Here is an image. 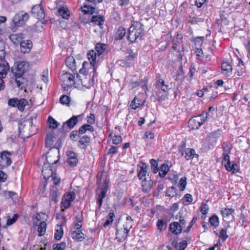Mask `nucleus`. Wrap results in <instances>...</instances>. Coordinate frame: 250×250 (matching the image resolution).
Segmentation results:
<instances>
[{"label": "nucleus", "instance_id": "774afa93", "mask_svg": "<svg viewBox=\"0 0 250 250\" xmlns=\"http://www.w3.org/2000/svg\"><path fill=\"white\" fill-rule=\"evenodd\" d=\"M62 242L59 244H54L53 245V250H62Z\"/></svg>", "mask_w": 250, "mask_h": 250}, {"label": "nucleus", "instance_id": "f704fd0d", "mask_svg": "<svg viewBox=\"0 0 250 250\" xmlns=\"http://www.w3.org/2000/svg\"><path fill=\"white\" fill-rule=\"evenodd\" d=\"M28 104L27 101L24 99L21 98L20 100H18L17 106L18 109L21 111L22 112L24 110L25 106Z\"/></svg>", "mask_w": 250, "mask_h": 250}, {"label": "nucleus", "instance_id": "37998d69", "mask_svg": "<svg viewBox=\"0 0 250 250\" xmlns=\"http://www.w3.org/2000/svg\"><path fill=\"white\" fill-rule=\"evenodd\" d=\"M126 34V30L124 28H120L116 33V39L117 40H122Z\"/></svg>", "mask_w": 250, "mask_h": 250}, {"label": "nucleus", "instance_id": "39448f33", "mask_svg": "<svg viewBox=\"0 0 250 250\" xmlns=\"http://www.w3.org/2000/svg\"><path fill=\"white\" fill-rule=\"evenodd\" d=\"M45 159L47 160V162L46 163H44L42 169V175L43 176L44 178L45 179L42 188V189L43 190H45V186L46 184V180L48 179L50 177H52L53 176V172L51 166V161H50L49 162H48L47 160V156H46Z\"/></svg>", "mask_w": 250, "mask_h": 250}, {"label": "nucleus", "instance_id": "473e14b6", "mask_svg": "<svg viewBox=\"0 0 250 250\" xmlns=\"http://www.w3.org/2000/svg\"><path fill=\"white\" fill-rule=\"evenodd\" d=\"M91 21L97 25H102L104 23V18L102 16H93L92 17Z\"/></svg>", "mask_w": 250, "mask_h": 250}, {"label": "nucleus", "instance_id": "5701e85b", "mask_svg": "<svg viewBox=\"0 0 250 250\" xmlns=\"http://www.w3.org/2000/svg\"><path fill=\"white\" fill-rule=\"evenodd\" d=\"M71 237L73 239L81 242L84 239V234L80 230H74L71 232Z\"/></svg>", "mask_w": 250, "mask_h": 250}, {"label": "nucleus", "instance_id": "a18cd8bd", "mask_svg": "<svg viewBox=\"0 0 250 250\" xmlns=\"http://www.w3.org/2000/svg\"><path fill=\"white\" fill-rule=\"evenodd\" d=\"M115 217V215L113 212H110L108 215V218L105 222L104 224V227H106L111 224L113 221V218Z\"/></svg>", "mask_w": 250, "mask_h": 250}, {"label": "nucleus", "instance_id": "de8ad7c7", "mask_svg": "<svg viewBox=\"0 0 250 250\" xmlns=\"http://www.w3.org/2000/svg\"><path fill=\"white\" fill-rule=\"evenodd\" d=\"M166 194L167 196L170 197H173L174 196H175L177 194L176 189L173 186L170 187L167 190Z\"/></svg>", "mask_w": 250, "mask_h": 250}, {"label": "nucleus", "instance_id": "7ed1b4c3", "mask_svg": "<svg viewBox=\"0 0 250 250\" xmlns=\"http://www.w3.org/2000/svg\"><path fill=\"white\" fill-rule=\"evenodd\" d=\"M143 25L140 22L132 21L131 25L129 28L128 40L131 42L141 41L145 34Z\"/></svg>", "mask_w": 250, "mask_h": 250}, {"label": "nucleus", "instance_id": "393cba45", "mask_svg": "<svg viewBox=\"0 0 250 250\" xmlns=\"http://www.w3.org/2000/svg\"><path fill=\"white\" fill-rule=\"evenodd\" d=\"M79 116H73L70 119L63 123V125L66 124L69 128H73L78 122V118Z\"/></svg>", "mask_w": 250, "mask_h": 250}, {"label": "nucleus", "instance_id": "f257e3e1", "mask_svg": "<svg viewBox=\"0 0 250 250\" xmlns=\"http://www.w3.org/2000/svg\"><path fill=\"white\" fill-rule=\"evenodd\" d=\"M106 48L105 44L100 42L97 43L95 46V51L92 50L87 53V58L90 61V64L93 67V77L97 75L96 70L98 66L100 64L101 60L102 58V55Z\"/></svg>", "mask_w": 250, "mask_h": 250}, {"label": "nucleus", "instance_id": "6ab92c4d", "mask_svg": "<svg viewBox=\"0 0 250 250\" xmlns=\"http://www.w3.org/2000/svg\"><path fill=\"white\" fill-rule=\"evenodd\" d=\"M90 141V137L87 135L83 136L79 141L78 146L82 149H85L87 146L89 145Z\"/></svg>", "mask_w": 250, "mask_h": 250}, {"label": "nucleus", "instance_id": "8fccbe9b", "mask_svg": "<svg viewBox=\"0 0 250 250\" xmlns=\"http://www.w3.org/2000/svg\"><path fill=\"white\" fill-rule=\"evenodd\" d=\"M157 85H161V88L162 90H163L164 92L167 91L168 89V85H166L165 84L164 81L161 78H160L158 80Z\"/></svg>", "mask_w": 250, "mask_h": 250}, {"label": "nucleus", "instance_id": "f3484780", "mask_svg": "<svg viewBox=\"0 0 250 250\" xmlns=\"http://www.w3.org/2000/svg\"><path fill=\"white\" fill-rule=\"evenodd\" d=\"M182 227L179 225V222H172L169 225V230L175 235L180 234L182 232Z\"/></svg>", "mask_w": 250, "mask_h": 250}, {"label": "nucleus", "instance_id": "09e8293b", "mask_svg": "<svg viewBox=\"0 0 250 250\" xmlns=\"http://www.w3.org/2000/svg\"><path fill=\"white\" fill-rule=\"evenodd\" d=\"M140 105V103L139 100L137 98L135 97L131 103L130 106L131 108L136 109L139 107Z\"/></svg>", "mask_w": 250, "mask_h": 250}, {"label": "nucleus", "instance_id": "dca6fc26", "mask_svg": "<svg viewBox=\"0 0 250 250\" xmlns=\"http://www.w3.org/2000/svg\"><path fill=\"white\" fill-rule=\"evenodd\" d=\"M232 148L231 145L229 143H224L222 144V148L223 150V153L222 156L223 157L224 160H228L229 159V154Z\"/></svg>", "mask_w": 250, "mask_h": 250}, {"label": "nucleus", "instance_id": "bf43d9fd", "mask_svg": "<svg viewBox=\"0 0 250 250\" xmlns=\"http://www.w3.org/2000/svg\"><path fill=\"white\" fill-rule=\"evenodd\" d=\"M208 205L204 203H202V206L201 208V211L203 214L206 215L208 213Z\"/></svg>", "mask_w": 250, "mask_h": 250}, {"label": "nucleus", "instance_id": "cd10ccee", "mask_svg": "<svg viewBox=\"0 0 250 250\" xmlns=\"http://www.w3.org/2000/svg\"><path fill=\"white\" fill-rule=\"evenodd\" d=\"M169 170V167L167 164H162L159 168V175L161 178H164L167 173Z\"/></svg>", "mask_w": 250, "mask_h": 250}, {"label": "nucleus", "instance_id": "ddd939ff", "mask_svg": "<svg viewBox=\"0 0 250 250\" xmlns=\"http://www.w3.org/2000/svg\"><path fill=\"white\" fill-rule=\"evenodd\" d=\"M75 84V77L73 74L65 72L63 73V84L67 88Z\"/></svg>", "mask_w": 250, "mask_h": 250}, {"label": "nucleus", "instance_id": "4c0bfd02", "mask_svg": "<svg viewBox=\"0 0 250 250\" xmlns=\"http://www.w3.org/2000/svg\"><path fill=\"white\" fill-rule=\"evenodd\" d=\"M55 231L54 235L55 238L57 240H60L62 236V225H57V228L55 229Z\"/></svg>", "mask_w": 250, "mask_h": 250}, {"label": "nucleus", "instance_id": "603ef678", "mask_svg": "<svg viewBox=\"0 0 250 250\" xmlns=\"http://www.w3.org/2000/svg\"><path fill=\"white\" fill-rule=\"evenodd\" d=\"M79 135L78 131L75 130L71 132L69 137L73 141H77Z\"/></svg>", "mask_w": 250, "mask_h": 250}, {"label": "nucleus", "instance_id": "c03bdc74", "mask_svg": "<svg viewBox=\"0 0 250 250\" xmlns=\"http://www.w3.org/2000/svg\"><path fill=\"white\" fill-rule=\"evenodd\" d=\"M82 11L86 14H92L95 11V9L93 7L89 6L86 5H84L83 7H82Z\"/></svg>", "mask_w": 250, "mask_h": 250}, {"label": "nucleus", "instance_id": "0e129e2a", "mask_svg": "<svg viewBox=\"0 0 250 250\" xmlns=\"http://www.w3.org/2000/svg\"><path fill=\"white\" fill-rule=\"evenodd\" d=\"M179 225L182 227V228L184 227V226L185 225L186 223V220L184 218L183 216H182L180 215V213H179Z\"/></svg>", "mask_w": 250, "mask_h": 250}, {"label": "nucleus", "instance_id": "5fc2aeb1", "mask_svg": "<svg viewBox=\"0 0 250 250\" xmlns=\"http://www.w3.org/2000/svg\"><path fill=\"white\" fill-rule=\"evenodd\" d=\"M18 218V215L17 214H15L12 218H8L7 221L6 225L7 226H10L12 225L17 221Z\"/></svg>", "mask_w": 250, "mask_h": 250}, {"label": "nucleus", "instance_id": "69168bd1", "mask_svg": "<svg viewBox=\"0 0 250 250\" xmlns=\"http://www.w3.org/2000/svg\"><path fill=\"white\" fill-rule=\"evenodd\" d=\"M87 121L90 124H94L95 123V115L93 114H90V116L87 117Z\"/></svg>", "mask_w": 250, "mask_h": 250}, {"label": "nucleus", "instance_id": "9d476101", "mask_svg": "<svg viewBox=\"0 0 250 250\" xmlns=\"http://www.w3.org/2000/svg\"><path fill=\"white\" fill-rule=\"evenodd\" d=\"M47 125L49 128L52 129V131L51 133H53V134L56 135V132H59L60 134L62 133V131L61 129H59L58 130H56L58 126L60 125V124L50 116L48 118Z\"/></svg>", "mask_w": 250, "mask_h": 250}, {"label": "nucleus", "instance_id": "13d9d810", "mask_svg": "<svg viewBox=\"0 0 250 250\" xmlns=\"http://www.w3.org/2000/svg\"><path fill=\"white\" fill-rule=\"evenodd\" d=\"M113 143L115 145H118L122 142V138L119 135H114L112 139Z\"/></svg>", "mask_w": 250, "mask_h": 250}, {"label": "nucleus", "instance_id": "3c124183", "mask_svg": "<svg viewBox=\"0 0 250 250\" xmlns=\"http://www.w3.org/2000/svg\"><path fill=\"white\" fill-rule=\"evenodd\" d=\"M62 0H57L56 2V8L58 9V12L61 16H62Z\"/></svg>", "mask_w": 250, "mask_h": 250}, {"label": "nucleus", "instance_id": "aec40b11", "mask_svg": "<svg viewBox=\"0 0 250 250\" xmlns=\"http://www.w3.org/2000/svg\"><path fill=\"white\" fill-rule=\"evenodd\" d=\"M129 231L124 229V228L116 229V238L119 239V241H123L127 237Z\"/></svg>", "mask_w": 250, "mask_h": 250}, {"label": "nucleus", "instance_id": "6e6552de", "mask_svg": "<svg viewBox=\"0 0 250 250\" xmlns=\"http://www.w3.org/2000/svg\"><path fill=\"white\" fill-rule=\"evenodd\" d=\"M33 16L39 20L44 19L45 13L41 4H37L34 6L31 10Z\"/></svg>", "mask_w": 250, "mask_h": 250}, {"label": "nucleus", "instance_id": "052dcab7", "mask_svg": "<svg viewBox=\"0 0 250 250\" xmlns=\"http://www.w3.org/2000/svg\"><path fill=\"white\" fill-rule=\"evenodd\" d=\"M240 219L242 221V226L245 227L249 224V221L244 214L241 213L240 215Z\"/></svg>", "mask_w": 250, "mask_h": 250}, {"label": "nucleus", "instance_id": "864d4df0", "mask_svg": "<svg viewBox=\"0 0 250 250\" xmlns=\"http://www.w3.org/2000/svg\"><path fill=\"white\" fill-rule=\"evenodd\" d=\"M229 236L227 234V229H222L219 233V237L223 239V241H225Z\"/></svg>", "mask_w": 250, "mask_h": 250}, {"label": "nucleus", "instance_id": "bb28decb", "mask_svg": "<svg viewBox=\"0 0 250 250\" xmlns=\"http://www.w3.org/2000/svg\"><path fill=\"white\" fill-rule=\"evenodd\" d=\"M221 68L223 72L227 76H229L231 74L232 70V66L228 62H223Z\"/></svg>", "mask_w": 250, "mask_h": 250}, {"label": "nucleus", "instance_id": "72a5a7b5", "mask_svg": "<svg viewBox=\"0 0 250 250\" xmlns=\"http://www.w3.org/2000/svg\"><path fill=\"white\" fill-rule=\"evenodd\" d=\"M46 223L44 221L40 223L38 228L39 236H42L45 234L46 229Z\"/></svg>", "mask_w": 250, "mask_h": 250}, {"label": "nucleus", "instance_id": "412c9836", "mask_svg": "<svg viewBox=\"0 0 250 250\" xmlns=\"http://www.w3.org/2000/svg\"><path fill=\"white\" fill-rule=\"evenodd\" d=\"M171 244L176 250H184L188 246V243L186 240H183L178 243L176 240H174Z\"/></svg>", "mask_w": 250, "mask_h": 250}, {"label": "nucleus", "instance_id": "680f3d73", "mask_svg": "<svg viewBox=\"0 0 250 250\" xmlns=\"http://www.w3.org/2000/svg\"><path fill=\"white\" fill-rule=\"evenodd\" d=\"M63 104H66L67 106L71 105V99L70 97L63 95Z\"/></svg>", "mask_w": 250, "mask_h": 250}, {"label": "nucleus", "instance_id": "4d7b16f0", "mask_svg": "<svg viewBox=\"0 0 250 250\" xmlns=\"http://www.w3.org/2000/svg\"><path fill=\"white\" fill-rule=\"evenodd\" d=\"M18 102L17 98H12L8 100V104L12 107H17Z\"/></svg>", "mask_w": 250, "mask_h": 250}, {"label": "nucleus", "instance_id": "a878e982", "mask_svg": "<svg viewBox=\"0 0 250 250\" xmlns=\"http://www.w3.org/2000/svg\"><path fill=\"white\" fill-rule=\"evenodd\" d=\"M147 166L145 163H143L142 166L140 167V169L138 170V178L141 180L145 177L147 173Z\"/></svg>", "mask_w": 250, "mask_h": 250}, {"label": "nucleus", "instance_id": "4be33fe9", "mask_svg": "<svg viewBox=\"0 0 250 250\" xmlns=\"http://www.w3.org/2000/svg\"><path fill=\"white\" fill-rule=\"evenodd\" d=\"M65 64L73 72L76 71L75 60L73 57H68L65 60Z\"/></svg>", "mask_w": 250, "mask_h": 250}, {"label": "nucleus", "instance_id": "4468645a", "mask_svg": "<svg viewBox=\"0 0 250 250\" xmlns=\"http://www.w3.org/2000/svg\"><path fill=\"white\" fill-rule=\"evenodd\" d=\"M153 182L150 179H147V178H145L142 181L141 186L142 187V190L145 193H148L152 187Z\"/></svg>", "mask_w": 250, "mask_h": 250}, {"label": "nucleus", "instance_id": "49530a36", "mask_svg": "<svg viewBox=\"0 0 250 250\" xmlns=\"http://www.w3.org/2000/svg\"><path fill=\"white\" fill-rule=\"evenodd\" d=\"M187 185V178L183 177L180 179L179 183V187L181 191H183Z\"/></svg>", "mask_w": 250, "mask_h": 250}, {"label": "nucleus", "instance_id": "e433bc0d", "mask_svg": "<svg viewBox=\"0 0 250 250\" xmlns=\"http://www.w3.org/2000/svg\"><path fill=\"white\" fill-rule=\"evenodd\" d=\"M59 135H54L50 132H48L46 135L45 145L47 147H50L52 145V139Z\"/></svg>", "mask_w": 250, "mask_h": 250}, {"label": "nucleus", "instance_id": "c85d7f7f", "mask_svg": "<svg viewBox=\"0 0 250 250\" xmlns=\"http://www.w3.org/2000/svg\"><path fill=\"white\" fill-rule=\"evenodd\" d=\"M225 161L227 162L226 164H225V167L228 171H231L232 173H235L237 171L235 168V167H237L236 164L233 163L231 165L229 159H228V160H225Z\"/></svg>", "mask_w": 250, "mask_h": 250}, {"label": "nucleus", "instance_id": "58836bf2", "mask_svg": "<svg viewBox=\"0 0 250 250\" xmlns=\"http://www.w3.org/2000/svg\"><path fill=\"white\" fill-rule=\"evenodd\" d=\"M10 155L11 153L6 151L2 152L1 154V159L3 160L6 161V164L8 166H10L12 163V161L10 158Z\"/></svg>", "mask_w": 250, "mask_h": 250}, {"label": "nucleus", "instance_id": "6e6d98bb", "mask_svg": "<svg viewBox=\"0 0 250 250\" xmlns=\"http://www.w3.org/2000/svg\"><path fill=\"white\" fill-rule=\"evenodd\" d=\"M136 57H137V54L135 53H134L132 50H129L128 51V55H127L125 57V59L127 61H130V60L134 59V58H136Z\"/></svg>", "mask_w": 250, "mask_h": 250}, {"label": "nucleus", "instance_id": "79ce46f5", "mask_svg": "<svg viewBox=\"0 0 250 250\" xmlns=\"http://www.w3.org/2000/svg\"><path fill=\"white\" fill-rule=\"evenodd\" d=\"M151 165V168L154 173H157L159 171V167L158 162L154 159H152L149 161Z\"/></svg>", "mask_w": 250, "mask_h": 250}, {"label": "nucleus", "instance_id": "c756f323", "mask_svg": "<svg viewBox=\"0 0 250 250\" xmlns=\"http://www.w3.org/2000/svg\"><path fill=\"white\" fill-rule=\"evenodd\" d=\"M220 136V133L219 130L212 132L208 135L209 141L212 144L215 143Z\"/></svg>", "mask_w": 250, "mask_h": 250}, {"label": "nucleus", "instance_id": "a19ab883", "mask_svg": "<svg viewBox=\"0 0 250 250\" xmlns=\"http://www.w3.org/2000/svg\"><path fill=\"white\" fill-rule=\"evenodd\" d=\"M209 222L211 226L215 228L217 227L219 225V221L218 217L214 214L211 216L209 219Z\"/></svg>", "mask_w": 250, "mask_h": 250}, {"label": "nucleus", "instance_id": "2f4dec72", "mask_svg": "<svg viewBox=\"0 0 250 250\" xmlns=\"http://www.w3.org/2000/svg\"><path fill=\"white\" fill-rule=\"evenodd\" d=\"M133 225V221L129 216L126 217V222L123 225V228L125 230L129 231L130 229Z\"/></svg>", "mask_w": 250, "mask_h": 250}, {"label": "nucleus", "instance_id": "2eb2a0df", "mask_svg": "<svg viewBox=\"0 0 250 250\" xmlns=\"http://www.w3.org/2000/svg\"><path fill=\"white\" fill-rule=\"evenodd\" d=\"M21 52L23 53H29L32 47V43L30 40L21 41L20 43Z\"/></svg>", "mask_w": 250, "mask_h": 250}, {"label": "nucleus", "instance_id": "7c9ffc66", "mask_svg": "<svg viewBox=\"0 0 250 250\" xmlns=\"http://www.w3.org/2000/svg\"><path fill=\"white\" fill-rule=\"evenodd\" d=\"M195 156L198 157V155L195 153L193 149L189 148L186 149L185 157L187 160L193 159Z\"/></svg>", "mask_w": 250, "mask_h": 250}, {"label": "nucleus", "instance_id": "9b49d317", "mask_svg": "<svg viewBox=\"0 0 250 250\" xmlns=\"http://www.w3.org/2000/svg\"><path fill=\"white\" fill-rule=\"evenodd\" d=\"M75 198L74 192H66L63 195V208H68L71 205V202Z\"/></svg>", "mask_w": 250, "mask_h": 250}, {"label": "nucleus", "instance_id": "f03ea898", "mask_svg": "<svg viewBox=\"0 0 250 250\" xmlns=\"http://www.w3.org/2000/svg\"><path fill=\"white\" fill-rule=\"evenodd\" d=\"M97 184L98 188L101 190L97 198L98 204V209L100 210L103 204V199L105 197L109 185V179L105 172H102L100 175H98Z\"/></svg>", "mask_w": 250, "mask_h": 250}, {"label": "nucleus", "instance_id": "0eeeda50", "mask_svg": "<svg viewBox=\"0 0 250 250\" xmlns=\"http://www.w3.org/2000/svg\"><path fill=\"white\" fill-rule=\"evenodd\" d=\"M27 64L24 61L17 62L12 67V73L13 76H23L27 67Z\"/></svg>", "mask_w": 250, "mask_h": 250}, {"label": "nucleus", "instance_id": "423d86ee", "mask_svg": "<svg viewBox=\"0 0 250 250\" xmlns=\"http://www.w3.org/2000/svg\"><path fill=\"white\" fill-rule=\"evenodd\" d=\"M29 19V15L23 11L17 14L13 19L14 24L17 26H21L23 25Z\"/></svg>", "mask_w": 250, "mask_h": 250}, {"label": "nucleus", "instance_id": "c9c22d12", "mask_svg": "<svg viewBox=\"0 0 250 250\" xmlns=\"http://www.w3.org/2000/svg\"><path fill=\"white\" fill-rule=\"evenodd\" d=\"M157 227L158 229L160 231L165 230L167 227V222L162 219H159L157 222Z\"/></svg>", "mask_w": 250, "mask_h": 250}, {"label": "nucleus", "instance_id": "b1692460", "mask_svg": "<svg viewBox=\"0 0 250 250\" xmlns=\"http://www.w3.org/2000/svg\"><path fill=\"white\" fill-rule=\"evenodd\" d=\"M22 36V34H12L9 36V38L13 43L18 44L21 42L23 38Z\"/></svg>", "mask_w": 250, "mask_h": 250}, {"label": "nucleus", "instance_id": "f8f14e48", "mask_svg": "<svg viewBox=\"0 0 250 250\" xmlns=\"http://www.w3.org/2000/svg\"><path fill=\"white\" fill-rule=\"evenodd\" d=\"M234 211L233 208H222L221 210V213L224 221H228L229 220H232L234 218L233 214Z\"/></svg>", "mask_w": 250, "mask_h": 250}, {"label": "nucleus", "instance_id": "e2e57ef3", "mask_svg": "<svg viewBox=\"0 0 250 250\" xmlns=\"http://www.w3.org/2000/svg\"><path fill=\"white\" fill-rule=\"evenodd\" d=\"M42 79L45 83H47L48 81V70H43L42 74Z\"/></svg>", "mask_w": 250, "mask_h": 250}, {"label": "nucleus", "instance_id": "1a4fd4ad", "mask_svg": "<svg viewBox=\"0 0 250 250\" xmlns=\"http://www.w3.org/2000/svg\"><path fill=\"white\" fill-rule=\"evenodd\" d=\"M66 156L67 157V162L68 165L72 167L76 166L78 162V159L76 153L73 151L69 150L66 152Z\"/></svg>", "mask_w": 250, "mask_h": 250}, {"label": "nucleus", "instance_id": "ea45409f", "mask_svg": "<svg viewBox=\"0 0 250 250\" xmlns=\"http://www.w3.org/2000/svg\"><path fill=\"white\" fill-rule=\"evenodd\" d=\"M4 46L3 42H0V61L3 62L2 64L4 65L5 63L8 65V63L5 61Z\"/></svg>", "mask_w": 250, "mask_h": 250}, {"label": "nucleus", "instance_id": "a211bd4d", "mask_svg": "<svg viewBox=\"0 0 250 250\" xmlns=\"http://www.w3.org/2000/svg\"><path fill=\"white\" fill-rule=\"evenodd\" d=\"M15 77V82L17 86L21 89H23L26 87L27 85V80L22 77V76H14Z\"/></svg>", "mask_w": 250, "mask_h": 250}, {"label": "nucleus", "instance_id": "20e7f679", "mask_svg": "<svg viewBox=\"0 0 250 250\" xmlns=\"http://www.w3.org/2000/svg\"><path fill=\"white\" fill-rule=\"evenodd\" d=\"M208 112L195 116L189 121V125L192 129H197L206 121Z\"/></svg>", "mask_w": 250, "mask_h": 250}, {"label": "nucleus", "instance_id": "338daca9", "mask_svg": "<svg viewBox=\"0 0 250 250\" xmlns=\"http://www.w3.org/2000/svg\"><path fill=\"white\" fill-rule=\"evenodd\" d=\"M196 55L198 57V59H201V58H203L204 53L203 50L201 48H197L196 50Z\"/></svg>", "mask_w": 250, "mask_h": 250}]
</instances>
